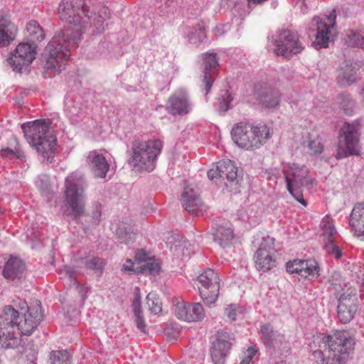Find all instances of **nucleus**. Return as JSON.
<instances>
[{
    "mask_svg": "<svg viewBox=\"0 0 364 364\" xmlns=\"http://www.w3.org/2000/svg\"><path fill=\"white\" fill-rule=\"evenodd\" d=\"M231 136L239 147L258 149L269 137V130L266 125L253 127L247 123H240L232 127Z\"/></svg>",
    "mask_w": 364,
    "mask_h": 364,
    "instance_id": "nucleus-7",
    "label": "nucleus"
},
{
    "mask_svg": "<svg viewBox=\"0 0 364 364\" xmlns=\"http://www.w3.org/2000/svg\"><path fill=\"white\" fill-rule=\"evenodd\" d=\"M274 46L276 55L287 58L301 53L304 48L298 33L289 29L277 31Z\"/></svg>",
    "mask_w": 364,
    "mask_h": 364,
    "instance_id": "nucleus-10",
    "label": "nucleus"
},
{
    "mask_svg": "<svg viewBox=\"0 0 364 364\" xmlns=\"http://www.w3.org/2000/svg\"><path fill=\"white\" fill-rule=\"evenodd\" d=\"M36 186L42 194L48 196L51 192L50 176L45 173L38 175L36 180Z\"/></svg>",
    "mask_w": 364,
    "mask_h": 364,
    "instance_id": "nucleus-39",
    "label": "nucleus"
},
{
    "mask_svg": "<svg viewBox=\"0 0 364 364\" xmlns=\"http://www.w3.org/2000/svg\"><path fill=\"white\" fill-rule=\"evenodd\" d=\"M329 282L333 289L337 293L341 292V291L343 290V287H346L344 280L339 272L334 271L332 272Z\"/></svg>",
    "mask_w": 364,
    "mask_h": 364,
    "instance_id": "nucleus-42",
    "label": "nucleus"
},
{
    "mask_svg": "<svg viewBox=\"0 0 364 364\" xmlns=\"http://www.w3.org/2000/svg\"><path fill=\"white\" fill-rule=\"evenodd\" d=\"M162 147L163 142L159 139L148 141L135 139L131 144L132 156L129 162L139 169L152 171Z\"/></svg>",
    "mask_w": 364,
    "mask_h": 364,
    "instance_id": "nucleus-6",
    "label": "nucleus"
},
{
    "mask_svg": "<svg viewBox=\"0 0 364 364\" xmlns=\"http://www.w3.org/2000/svg\"><path fill=\"white\" fill-rule=\"evenodd\" d=\"M43 28L36 20H31L26 24L24 32V65H28L38 55V44L45 38Z\"/></svg>",
    "mask_w": 364,
    "mask_h": 364,
    "instance_id": "nucleus-11",
    "label": "nucleus"
},
{
    "mask_svg": "<svg viewBox=\"0 0 364 364\" xmlns=\"http://www.w3.org/2000/svg\"><path fill=\"white\" fill-rule=\"evenodd\" d=\"M146 299L147 304L149 306V309L151 313L154 314H158L161 311V304L160 303L159 299L156 298V294L149 293L146 296Z\"/></svg>",
    "mask_w": 364,
    "mask_h": 364,
    "instance_id": "nucleus-46",
    "label": "nucleus"
},
{
    "mask_svg": "<svg viewBox=\"0 0 364 364\" xmlns=\"http://www.w3.org/2000/svg\"><path fill=\"white\" fill-rule=\"evenodd\" d=\"M235 341L232 333L218 330L215 334V341L210 348V355L213 364H225Z\"/></svg>",
    "mask_w": 364,
    "mask_h": 364,
    "instance_id": "nucleus-16",
    "label": "nucleus"
},
{
    "mask_svg": "<svg viewBox=\"0 0 364 364\" xmlns=\"http://www.w3.org/2000/svg\"><path fill=\"white\" fill-rule=\"evenodd\" d=\"M281 94L272 87H262L257 95L258 102L264 107L274 108L279 104Z\"/></svg>",
    "mask_w": 364,
    "mask_h": 364,
    "instance_id": "nucleus-29",
    "label": "nucleus"
},
{
    "mask_svg": "<svg viewBox=\"0 0 364 364\" xmlns=\"http://www.w3.org/2000/svg\"><path fill=\"white\" fill-rule=\"evenodd\" d=\"M176 316L187 322L200 321L205 317L203 306L200 303L178 302L175 307Z\"/></svg>",
    "mask_w": 364,
    "mask_h": 364,
    "instance_id": "nucleus-20",
    "label": "nucleus"
},
{
    "mask_svg": "<svg viewBox=\"0 0 364 364\" xmlns=\"http://www.w3.org/2000/svg\"><path fill=\"white\" fill-rule=\"evenodd\" d=\"M257 351H258V350H257V348H255V347H250L247 349V355L245 356V358L244 359L245 360H247V361L250 363V361L252 360V358L256 355Z\"/></svg>",
    "mask_w": 364,
    "mask_h": 364,
    "instance_id": "nucleus-54",
    "label": "nucleus"
},
{
    "mask_svg": "<svg viewBox=\"0 0 364 364\" xmlns=\"http://www.w3.org/2000/svg\"><path fill=\"white\" fill-rule=\"evenodd\" d=\"M16 26L9 19L0 17V48L9 46L17 36Z\"/></svg>",
    "mask_w": 364,
    "mask_h": 364,
    "instance_id": "nucleus-28",
    "label": "nucleus"
},
{
    "mask_svg": "<svg viewBox=\"0 0 364 364\" xmlns=\"http://www.w3.org/2000/svg\"><path fill=\"white\" fill-rule=\"evenodd\" d=\"M181 200L183 208L193 215H202L206 210V206L193 189L185 188Z\"/></svg>",
    "mask_w": 364,
    "mask_h": 364,
    "instance_id": "nucleus-23",
    "label": "nucleus"
},
{
    "mask_svg": "<svg viewBox=\"0 0 364 364\" xmlns=\"http://www.w3.org/2000/svg\"><path fill=\"white\" fill-rule=\"evenodd\" d=\"M205 38V29L200 26L194 27L188 35V40L193 44H198L203 42Z\"/></svg>",
    "mask_w": 364,
    "mask_h": 364,
    "instance_id": "nucleus-44",
    "label": "nucleus"
},
{
    "mask_svg": "<svg viewBox=\"0 0 364 364\" xmlns=\"http://www.w3.org/2000/svg\"><path fill=\"white\" fill-rule=\"evenodd\" d=\"M345 35L348 46L364 49V37L361 34L353 30L348 29L346 31Z\"/></svg>",
    "mask_w": 364,
    "mask_h": 364,
    "instance_id": "nucleus-37",
    "label": "nucleus"
},
{
    "mask_svg": "<svg viewBox=\"0 0 364 364\" xmlns=\"http://www.w3.org/2000/svg\"><path fill=\"white\" fill-rule=\"evenodd\" d=\"M23 331L20 313L12 305L0 310V343L4 348H15L21 343Z\"/></svg>",
    "mask_w": 364,
    "mask_h": 364,
    "instance_id": "nucleus-5",
    "label": "nucleus"
},
{
    "mask_svg": "<svg viewBox=\"0 0 364 364\" xmlns=\"http://www.w3.org/2000/svg\"><path fill=\"white\" fill-rule=\"evenodd\" d=\"M0 156L1 157H8L9 159H13V158L19 159L20 158L19 149L17 147H15L14 149H11L9 147L2 149L0 151Z\"/></svg>",
    "mask_w": 364,
    "mask_h": 364,
    "instance_id": "nucleus-48",
    "label": "nucleus"
},
{
    "mask_svg": "<svg viewBox=\"0 0 364 364\" xmlns=\"http://www.w3.org/2000/svg\"><path fill=\"white\" fill-rule=\"evenodd\" d=\"M22 267L23 262L20 258L11 256L3 269L4 277L9 282H20L23 273Z\"/></svg>",
    "mask_w": 364,
    "mask_h": 364,
    "instance_id": "nucleus-27",
    "label": "nucleus"
},
{
    "mask_svg": "<svg viewBox=\"0 0 364 364\" xmlns=\"http://www.w3.org/2000/svg\"><path fill=\"white\" fill-rule=\"evenodd\" d=\"M87 162L95 177L105 178L109 168L105 157L97 151H92L87 156Z\"/></svg>",
    "mask_w": 364,
    "mask_h": 364,
    "instance_id": "nucleus-25",
    "label": "nucleus"
},
{
    "mask_svg": "<svg viewBox=\"0 0 364 364\" xmlns=\"http://www.w3.org/2000/svg\"><path fill=\"white\" fill-rule=\"evenodd\" d=\"M286 269L290 274L313 279L318 276L319 267L314 259H294L286 263Z\"/></svg>",
    "mask_w": 364,
    "mask_h": 364,
    "instance_id": "nucleus-19",
    "label": "nucleus"
},
{
    "mask_svg": "<svg viewBox=\"0 0 364 364\" xmlns=\"http://www.w3.org/2000/svg\"><path fill=\"white\" fill-rule=\"evenodd\" d=\"M220 172H219L218 162L217 165L215 166V168H211L208 171V177L210 181L215 179L216 180L215 183L218 186L222 187V181H221V178L220 177Z\"/></svg>",
    "mask_w": 364,
    "mask_h": 364,
    "instance_id": "nucleus-49",
    "label": "nucleus"
},
{
    "mask_svg": "<svg viewBox=\"0 0 364 364\" xmlns=\"http://www.w3.org/2000/svg\"><path fill=\"white\" fill-rule=\"evenodd\" d=\"M233 100L228 90H221L218 97V107L220 112H225L230 109V103Z\"/></svg>",
    "mask_w": 364,
    "mask_h": 364,
    "instance_id": "nucleus-41",
    "label": "nucleus"
},
{
    "mask_svg": "<svg viewBox=\"0 0 364 364\" xmlns=\"http://www.w3.org/2000/svg\"><path fill=\"white\" fill-rule=\"evenodd\" d=\"M127 264H124L122 267V269L124 271H134L133 263L132 259H127L126 261Z\"/></svg>",
    "mask_w": 364,
    "mask_h": 364,
    "instance_id": "nucleus-55",
    "label": "nucleus"
},
{
    "mask_svg": "<svg viewBox=\"0 0 364 364\" xmlns=\"http://www.w3.org/2000/svg\"><path fill=\"white\" fill-rule=\"evenodd\" d=\"M24 137L43 160L48 161L54 157L56 137L45 120L24 122Z\"/></svg>",
    "mask_w": 364,
    "mask_h": 364,
    "instance_id": "nucleus-4",
    "label": "nucleus"
},
{
    "mask_svg": "<svg viewBox=\"0 0 364 364\" xmlns=\"http://www.w3.org/2000/svg\"><path fill=\"white\" fill-rule=\"evenodd\" d=\"M220 177L222 184L228 189L233 183H237V168L231 160H223L218 162Z\"/></svg>",
    "mask_w": 364,
    "mask_h": 364,
    "instance_id": "nucleus-24",
    "label": "nucleus"
},
{
    "mask_svg": "<svg viewBox=\"0 0 364 364\" xmlns=\"http://www.w3.org/2000/svg\"><path fill=\"white\" fill-rule=\"evenodd\" d=\"M134 259L136 261L139 262H146L150 258H149L148 255L146 251H144L143 249L138 250L134 256Z\"/></svg>",
    "mask_w": 364,
    "mask_h": 364,
    "instance_id": "nucleus-51",
    "label": "nucleus"
},
{
    "mask_svg": "<svg viewBox=\"0 0 364 364\" xmlns=\"http://www.w3.org/2000/svg\"><path fill=\"white\" fill-rule=\"evenodd\" d=\"M355 338L347 331H332L324 334L319 341V348L313 353L318 364H346L354 349Z\"/></svg>",
    "mask_w": 364,
    "mask_h": 364,
    "instance_id": "nucleus-3",
    "label": "nucleus"
},
{
    "mask_svg": "<svg viewBox=\"0 0 364 364\" xmlns=\"http://www.w3.org/2000/svg\"><path fill=\"white\" fill-rule=\"evenodd\" d=\"M262 338L270 358L275 360L274 364L284 363L291 353L289 342L284 334L274 331L269 323H264L260 327Z\"/></svg>",
    "mask_w": 364,
    "mask_h": 364,
    "instance_id": "nucleus-8",
    "label": "nucleus"
},
{
    "mask_svg": "<svg viewBox=\"0 0 364 364\" xmlns=\"http://www.w3.org/2000/svg\"><path fill=\"white\" fill-rule=\"evenodd\" d=\"M141 296L139 287H136L134 291V298L132 300V309L135 317V323L139 330L141 332H146V323L143 316L141 309Z\"/></svg>",
    "mask_w": 364,
    "mask_h": 364,
    "instance_id": "nucleus-32",
    "label": "nucleus"
},
{
    "mask_svg": "<svg viewBox=\"0 0 364 364\" xmlns=\"http://www.w3.org/2000/svg\"><path fill=\"white\" fill-rule=\"evenodd\" d=\"M105 265V260L98 257H92L85 262L86 268L94 270L100 274L102 273Z\"/></svg>",
    "mask_w": 364,
    "mask_h": 364,
    "instance_id": "nucleus-43",
    "label": "nucleus"
},
{
    "mask_svg": "<svg viewBox=\"0 0 364 364\" xmlns=\"http://www.w3.org/2000/svg\"><path fill=\"white\" fill-rule=\"evenodd\" d=\"M213 236L215 242L218 243L220 246L225 247L228 246L233 239L234 233L232 229L230 228H225L220 225L215 229Z\"/></svg>",
    "mask_w": 364,
    "mask_h": 364,
    "instance_id": "nucleus-33",
    "label": "nucleus"
},
{
    "mask_svg": "<svg viewBox=\"0 0 364 364\" xmlns=\"http://www.w3.org/2000/svg\"><path fill=\"white\" fill-rule=\"evenodd\" d=\"M336 234V228L330 224L325 225L323 229V248L326 252L336 259H340L343 254L339 247L334 242V237Z\"/></svg>",
    "mask_w": 364,
    "mask_h": 364,
    "instance_id": "nucleus-26",
    "label": "nucleus"
},
{
    "mask_svg": "<svg viewBox=\"0 0 364 364\" xmlns=\"http://www.w3.org/2000/svg\"><path fill=\"white\" fill-rule=\"evenodd\" d=\"M6 61L14 72L21 73L23 68V43H19L16 48L11 52Z\"/></svg>",
    "mask_w": 364,
    "mask_h": 364,
    "instance_id": "nucleus-34",
    "label": "nucleus"
},
{
    "mask_svg": "<svg viewBox=\"0 0 364 364\" xmlns=\"http://www.w3.org/2000/svg\"><path fill=\"white\" fill-rule=\"evenodd\" d=\"M27 313L24 314V336H30L43 318V311L39 300H35L27 306Z\"/></svg>",
    "mask_w": 364,
    "mask_h": 364,
    "instance_id": "nucleus-21",
    "label": "nucleus"
},
{
    "mask_svg": "<svg viewBox=\"0 0 364 364\" xmlns=\"http://www.w3.org/2000/svg\"><path fill=\"white\" fill-rule=\"evenodd\" d=\"M63 272H65V275L68 277L71 282H75V274L76 271L73 267L70 266H65L63 267Z\"/></svg>",
    "mask_w": 364,
    "mask_h": 364,
    "instance_id": "nucleus-52",
    "label": "nucleus"
},
{
    "mask_svg": "<svg viewBox=\"0 0 364 364\" xmlns=\"http://www.w3.org/2000/svg\"><path fill=\"white\" fill-rule=\"evenodd\" d=\"M173 0H156L158 4H160L161 6H164L166 8L170 6V3L173 2Z\"/></svg>",
    "mask_w": 364,
    "mask_h": 364,
    "instance_id": "nucleus-56",
    "label": "nucleus"
},
{
    "mask_svg": "<svg viewBox=\"0 0 364 364\" xmlns=\"http://www.w3.org/2000/svg\"><path fill=\"white\" fill-rule=\"evenodd\" d=\"M274 239L269 236L262 238L259 247L254 256L257 270L267 272L277 266Z\"/></svg>",
    "mask_w": 364,
    "mask_h": 364,
    "instance_id": "nucleus-15",
    "label": "nucleus"
},
{
    "mask_svg": "<svg viewBox=\"0 0 364 364\" xmlns=\"http://www.w3.org/2000/svg\"><path fill=\"white\" fill-rule=\"evenodd\" d=\"M290 171H284L287 188L289 193L301 205L306 206L307 201L303 198L301 188L304 184L311 183L309 177V171L304 167H299L296 164L289 166Z\"/></svg>",
    "mask_w": 364,
    "mask_h": 364,
    "instance_id": "nucleus-9",
    "label": "nucleus"
},
{
    "mask_svg": "<svg viewBox=\"0 0 364 364\" xmlns=\"http://www.w3.org/2000/svg\"><path fill=\"white\" fill-rule=\"evenodd\" d=\"M51 364H71V356L65 350H54L50 353Z\"/></svg>",
    "mask_w": 364,
    "mask_h": 364,
    "instance_id": "nucleus-38",
    "label": "nucleus"
},
{
    "mask_svg": "<svg viewBox=\"0 0 364 364\" xmlns=\"http://www.w3.org/2000/svg\"><path fill=\"white\" fill-rule=\"evenodd\" d=\"M336 11L333 10L327 18L328 23L319 17H314L311 23L309 35L314 36L315 40L312 46L316 49L327 48L330 41L331 28L336 25Z\"/></svg>",
    "mask_w": 364,
    "mask_h": 364,
    "instance_id": "nucleus-12",
    "label": "nucleus"
},
{
    "mask_svg": "<svg viewBox=\"0 0 364 364\" xmlns=\"http://www.w3.org/2000/svg\"><path fill=\"white\" fill-rule=\"evenodd\" d=\"M159 264L151 259L146 261L144 264L141 266V272L144 274L155 276L159 274Z\"/></svg>",
    "mask_w": 364,
    "mask_h": 364,
    "instance_id": "nucleus-45",
    "label": "nucleus"
},
{
    "mask_svg": "<svg viewBox=\"0 0 364 364\" xmlns=\"http://www.w3.org/2000/svg\"><path fill=\"white\" fill-rule=\"evenodd\" d=\"M24 353H26L24 364H37L38 346L33 341L27 344L24 349Z\"/></svg>",
    "mask_w": 364,
    "mask_h": 364,
    "instance_id": "nucleus-40",
    "label": "nucleus"
},
{
    "mask_svg": "<svg viewBox=\"0 0 364 364\" xmlns=\"http://www.w3.org/2000/svg\"><path fill=\"white\" fill-rule=\"evenodd\" d=\"M240 364H250V362L247 360L242 359Z\"/></svg>",
    "mask_w": 364,
    "mask_h": 364,
    "instance_id": "nucleus-57",
    "label": "nucleus"
},
{
    "mask_svg": "<svg viewBox=\"0 0 364 364\" xmlns=\"http://www.w3.org/2000/svg\"><path fill=\"white\" fill-rule=\"evenodd\" d=\"M196 279L203 302L208 305L214 304L218 299L220 290V279L218 273L208 268L198 275Z\"/></svg>",
    "mask_w": 364,
    "mask_h": 364,
    "instance_id": "nucleus-13",
    "label": "nucleus"
},
{
    "mask_svg": "<svg viewBox=\"0 0 364 364\" xmlns=\"http://www.w3.org/2000/svg\"><path fill=\"white\" fill-rule=\"evenodd\" d=\"M112 43L107 41H102L99 43L95 48V55L98 57H103L107 55L111 50Z\"/></svg>",
    "mask_w": 364,
    "mask_h": 364,
    "instance_id": "nucleus-47",
    "label": "nucleus"
},
{
    "mask_svg": "<svg viewBox=\"0 0 364 364\" xmlns=\"http://www.w3.org/2000/svg\"><path fill=\"white\" fill-rule=\"evenodd\" d=\"M86 187L85 180L80 173L73 172L65 178L64 193L67 215L77 222L85 217L84 222L80 221L85 232L96 228L102 215V205L98 202L93 205L91 213L85 214Z\"/></svg>",
    "mask_w": 364,
    "mask_h": 364,
    "instance_id": "nucleus-2",
    "label": "nucleus"
},
{
    "mask_svg": "<svg viewBox=\"0 0 364 364\" xmlns=\"http://www.w3.org/2000/svg\"><path fill=\"white\" fill-rule=\"evenodd\" d=\"M90 0L60 1L58 10L60 19L75 28L58 31L45 48L41 58L44 77H52L65 69L69 52L77 43L82 33L95 34L105 31L109 9L103 6L96 14L94 9L90 10Z\"/></svg>",
    "mask_w": 364,
    "mask_h": 364,
    "instance_id": "nucleus-1",
    "label": "nucleus"
},
{
    "mask_svg": "<svg viewBox=\"0 0 364 364\" xmlns=\"http://www.w3.org/2000/svg\"><path fill=\"white\" fill-rule=\"evenodd\" d=\"M341 131L343 133V141L339 140L336 156L337 159L357 154L355 147L358 141L360 123L358 120L351 123L345 122Z\"/></svg>",
    "mask_w": 364,
    "mask_h": 364,
    "instance_id": "nucleus-14",
    "label": "nucleus"
},
{
    "mask_svg": "<svg viewBox=\"0 0 364 364\" xmlns=\"http://www.w3.org/2000/svg\"><path fill=\"white\" fill-rule=\"evenodd\" d=\"M191 109V103L186 92H176L168 98L166 110L172 115L186 114Z\"/></svg>",
    "mask_w": 364,
    "mask_h": 364,
    "instance_id": "nucleus-22",
    "label": "nucleus"
},
{
    "mask_svg": "<svg viewBox=\"0 0 364 364\" xmlns=\"http://www.w3.org/2000/svg\"><path fill=\"white\" fill-rule=\"evenodd\" d=\"M116 236L120 243L129 245L135 240V233L132 231L131 228L122 224L116 230Z\"/></svg>",
    "mask_w": 364,
    "mask_h": 364,
    "instance_id": "nucleus-36",
    "label": "nucleus"
},
{
    "mask_svg": "<svg viewBox=\"0 0 364 364\" xmlns=\"http://www.w3.org/2000/svg\"><path fill=\"white\" fill-rule=\"evenodd\" d=\"M16 306L18 307V309H22V308H21V306H20V304H19L18 305H16Z\"/></svg>",
    "mask_w": 364,
    "mask_h": 364,
    "instance_id": "nucleus-58",
    "label": "nucleus"
},
{
    "mask_svg": "<svg viewBox=\"0 0 364 364\" xmlns=\"http://www.w3.org/2000/svg\"><path fill=\"white\" fill-rule=\"evenodd\" d=\"M357 70L355 63H347L342 66L336 77L338 85L341 87H346L355 82L358 78Z\"/></svg>",
    "mask_w": 364,
    "mask_h": 364,
    "instance_id": "nucleus-30",
    "label": "nucleus"
},
{
    "mask_svg": "<svg viewBox=\"0 0 364 364\" xmlns=\"http://www.w3.org/2000/svg\"><path fill=\"white\" fill-rule=\"evenodd\" d=\"M358 310L357 296L353 291L340 294L337 306V315L343 323L353 320Z\"/></svg>",
    "mask_w": 364,
    "mask_h": 364,
    "instance_id": "nucleus-18",
    "label": "nucleus"
},
{
    "mask_svg": "<svg viewBox=\"0 0 364 364\" xmlns=\"http://www.w3.org/2000/svg\"><path fill=\"white\" fill-rule=\"evenodd\" d=\"M308 148L314 154H320L323 151V146L318 139L309 140L308 142Z\"/></svg>",
    "mask_w": 364,
    "mask_h": 364,
    "instance_id": "nucleus-50",
    "label": "nucleus"
},
{
    "mask_svg": "<svg viewBox=\"0 0 364 364\" xmlns=\"http://www.w3.org/2000/svg\"><path fill=\"white\" fill-rule=\"evenodd\" d=\"M64 111L70 122L76 124L82 120V109L80 103L76 102L69 95L66 96L64 102Z\"/></svg>",
    "mask_w": 364,
    "mask_h": 364,
    "instance_id": "nucleus-31",
    "label": "nucleus"
},
{
    "mask_svg": "<svg viewBox=\"0 0 364 364\" xmlns=\"http://www.w3.org/2000/svg\"><path fill=\"white\" fill-rule=\"evenodd\" d=\"M337 103L345 114L349 116L353 114L355 107V101L350 94L343 92L338 95L337 97Z\"/></svg>",
    "mask_w": 364,
    "mask_h": 364,
    "instance_id": "nucleus-35",
    "label": "nucleus"
},
{
    "mask_svg": "<svg viewBox=\"0 0 364 364\" xmlns=\"http://www.w3.org/2000/svg\"><path fill=\"white\" fill-rule=\"evenodd\" d=\"M202 63L200 69L202 70V84L207 95L215 81V76L218 73V58L215 53H202L201 55Z\"/></svg>",
    "mask_w": 364,
    "mask_h": 364,
    "instance_id": "nucleus-17",
    "label": "nucleus"
},
{
    "mask_svg": "<svg viewBox=\"0 0 364 364\" xmlns=\"http://www.w3.org/2000/svg\"><path fill=\"white\" fill-rule=\"evenodd\" d=\"M225 315L232 321H234L236 318V309L232 305L225 309Z\"/></svg>",
    "mask_w": 364,
    "mask_h": 364,
    "instance_id": "nucleus-53",
    "label": "nucleus"
}]
</instances>
